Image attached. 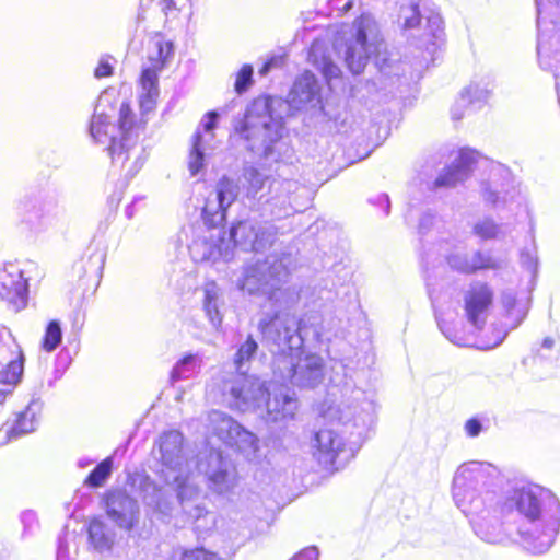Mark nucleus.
Segmentation results:
<instances>
[{"mask_svg":"<svg viewBox=\"0 0 560 560\" xmlns=\"http://www.w3.org/2000/svg\"><path fill=\"white\" fill-rule=\"evenodd\" d=\"M11 342H16V340L11 334L7 332L4 329H0V362L5 361L8 354L13 353Z\"/></svg>","mask_w":560,"mask_h":560,"instance_id":"nucleus-27","label":"nucleus"},{"mask_svg":"<svg viewBox=\"0 0 560 560\" xmlns=\"http://www.w3.org/2000/svg\"><path fill=\"white\" fill-rule=\"evenodd\" d=\"M113 128V125L105 114H94L90 124V133L92 138L98 143H107V147L110 143V137H115L109 133V129Z\"/></svg>","mask_w":560,"mask_h":560,"instance_id":"nucleus-16","label":"nucleus"},{"mask_svg":"<svg viewBox=\"0 0 560 560\" xmlns=\"http://www.w3.org/2000/svg\"><path fill=\"white\" fill-rule=\"evenodd\" d=\"M457 182L456 170L448 168L446 172L441 174L434 182L435 187H447L454 186Z\"/></svg>","mask_w":560,"mask_h":560,"instance_id":"nucleus-29","label":"nucleus"},{"mask_svg":"<svg viewBox=\"0 0 560 560\" xmlns=\"http://www.w3.org/2000/svg\"><path fill=\"white\" fill-rule=\"evenodd\" d=\"M315 452L319 464L326 468L337 469L338 457L345 451V442L332 428H320L314 435Z\"/></svg>","mask_w":560,"mask_h":560,"instance_id":"nucleus-11","label":"nucleus"},{"mask_svg":"<svg viewBox=\"0 0 560 560\" xmlns=\"http://www.w3.org/2000/svg\"><path fill=\"white\" fill-rule=\"evenodd\" d=\"M555 345V340L550 337H547L542 340V347L547 348V349H550L552 348Z\"/></svg>","mask_w":560,"mask_h":560,"instance_id":"nucleus-38","label":"nucleus"},{"mask_svg":"<svg viewBox=\"0 0 560 560\" xmlns=\"http://www.w3.org/2000/svg\"><path fill=\"white\" fill-rule=\"evenodd\" d=\"M28 283L22 270L13 265L0 267V300L13 312H19L27 305Z\"/></svg>","mask_w":560,"mask_h":560,"instance_id":"nucleus-9","label":"nucleus"},{"mask_svg":"<svg viewBox=\"0 0 560 560\" xmlns=\"http://www.w3.org/2000/svg\"><path fill=\"white\" fill-rule=\"evenodd\" d=\"M231 394L236 400L245 401L247 390L244 385H238L231 388Z\"/></svg>","mask_w":560,"mask_h":560,"instance_id":"nucleus-36","label":"nucleus"},{"mask_svg":"<svg viewBox=\"0 0 560 560\" xmlns=\"http://www.w3.org/2000/svg\"><path fill=\"white\" fill-rule=\"evenodd\" d=\"M254 231V226L247 221H238L230 229V238L233 244L237 245L248 238V233Z\"/></svg>","mask_w":560,"mask_h":560,"instance_id":"nucleus-25","label":"nucleus"},{"mask_svg":"<svg viewBox=\"0 0 560 560\" xmlns=\"http://www.w3.org/2000/svg\"><path fill=\"white\" fill-rule=\"evenodd\" d=\"M86 533L89 542L94 549L98 551L110 549L113 540L105 522L101 517L93 516L89 521Z\"/></svg>","mask_w":560,"mask_h":560,"instance_id":"nucleus-13","label":"nucleus"},{"mask_svg":"<svg viewBox=\"0 0 560 560\" xmlns=\"http://www.w3.org/2000/svg\"><path fill=\"white\" fill-rule=\"evenodd\" d=\"M271 320H261L259 323V329L261 332L266 330V328L270 325Z\"/></svg>","mask_w":560,"mask_h":560,"instance_id":"nucleus-40","label":"nucleus"},{"mask_svg":"<svg viewBox=\"0 0 560 560\" xmlns=\"http://www.w3.org/2000/svg\"><path fill=\"white\" fill-rule=\"evenodd\" d=\"M192 360H194V355H192V354H186V355H184V357L179 360V364H182V365H184V364H188V363H190Z\"/></svg>","mask_w":560,"mask_h":560,"instance_id":"nucleus-39","label":"nucleus"},{"mask_svg":"<svg viewBox=\"0 0 560 560\" xmlns=\"http://www.w3.org/2000/svg\"><path fill=\"white\" fill-rule=\"evenodd\" d=\"M208 480L215 487L226 486L229 483V471L226 469H217L208 475Z\"/></svg>","mask_w":560,"mask_h":560,"instance_id":"nucleus-30","label":"nucleus"},{"mask_svg":"<svg viewBox=\"0 0 560 560\" xmlns=\"http://www.w3.org/2000/svg\"><path fill=\"white\" fill-rule=\"evenodd\" d=\"M512 501L524 517L539 522L529 534L527 544L536 549L548 548L560 528V502L555 494L537 486L515 489Z\"/></svg>","mask_w":560,"mask_h":560,"instance_id":"nucleus-1","label":"nucleus"},{"mask_svg":"<svg viewBox=\"0 0 560 560\" xmlns=\"http://www.w3.org/2000/svg\"><path fill=\"white\" fill-rule=\"evenodd\" d=\"M352 7H353V1H351V0H350V1H348V2L343 5V8H342V12H343V13L348 12L350 9H352Z\"/></svg>","mask_w":560,"mask_h":560,"instance_id":"nucleus-41","label":"nucleus"},{"mask_svg":"<svg viewBox=\"0 0 560 560\" xmlns=\"http://www.w3.org/2000/svg\"><path fill=\"white\" fill-rule=\"evenodd\" d=\"M37 406L34 402L28 404L25 409L16 415L12 431L16 434L33 432L38 422Z\"/></svg>","mask_w":560,"mask_h":560,"instance_id":"nucleus-14","label":"nucleus"},{"mask_svg":"<svg viewBox=\"0 0 560 560\" xmlns=\"http://www.w3.org/2000/svg\"><path fill=\"white\" fill-rule=\"evenodd\" d=\"M114 74V68L106 59H101L94 69V77L97 79L108 78Z\"/></svg>","mask_w":560,"mask_h":560,"instance_id":"nucleus-31","label":"nucleus"},{"mask_svg":"<svg viewBox=\"0 0 560 560\" xmlns=\"http://www.w3.org/2000/svg\"><path fill=\"white\" fill-rule=\"evenodd\" d=\"M372 20L368 14H360L353 21L354 35L347 44L345 61L353 74L361 73L372 56H380L384 50L383 40L368 42V31Z\"/></svg>","mask_w":560,"mask_h":560,"instance_id":"nucleus-5","label":"nucleus"},{"mask_svg":"<svg viewBox=\"0 0 560 560\" xmlns=\"http://www.w3.org/2000/svg\"><path fill=\"white\" fill-rule=\"evenodd\" d=\"M13 353L8 354L5 359L8 363L0 371V384L9 387H14L22 377L24 355L18 342H11Z\"/></svg>","mask_w":560,"mask_h":560,"instance_id":"nucleus-12","label":"nucleus"},{"mask_svg":"<svg viewBox=\"0 0 560 560\" xmlns=\"http://www.w3.org/2000/svg\"><path fill=\"white\" fill-rule=\"evenodd\" d=\"M180 560H222V558L217 552L197 547L183 551Z\"/></svg>","mask_w":560,"mask_h":560,"instance_id":"nucleus-26","label":"nucleus"},{"mask_svg":"<svg viewBox=\"0 0 560 560\" xmlns=\"http://www.w3.org/2000/svg\"><path fill=\"white\" fill-rule=\"evenodd\" d=\"M472 231L478 237L485 241L495 238L499 233L498 225L490 219L477 222Z\"/></svg>","mask_w":560,"mask_h":560,"instance_id":"nucleus-24","label":"nucleus"},{"mask_svg":"<svg viewBox=\"0 0 560 560\" xmlns=\"http://www.w3.org/2000/svg\"><path fill=\"white\" fill-rule=\"evenodd\" d=\"M145 122L138 121L131 108L129 101H124L120 104L117 128L119 137H110V143L106 147L107 153L113 163H120L121 165L128 160V152L135 145L137 133L136 130L142 127Z\"/></svg>","mask_w":560,"mask_h":560,"instance_id":"nucleus-7","label":"nucleus"},{"mask_svg":"<svg viewBox=\"0 0 560 560\" xmlns=\"http://www.w3.org/2000/svg\"><path fill=\"white\" fill-rule=\"evenodd\" d=\"M258 350V343L252 335H248L244 343H242L235 353L234 365L236 370L243 368L246 362H249Z\"/></svg>","mask_w":560,"mask_h":560,"instance_id":"nucleus-18","label":"nucleus"},{"mask_svg":"<svg viewBox=\"0 0 560 560\" xmlns=\"http://www.w3.org/2000/svg\"><path fill=\"white\" fill-rule=\"evenodd\" d=\"M495 301L493 287L485 281H472L463 295V307L467 320L481 328Z\"/></svg>","mask_w":560,"mask_h":560,"instance_id":"nucleus-8","label":"nucleus"},{"mask_svg":"<svg viewBox=\"0 0 560 560\" xmlns=\"http://www.w3.org/2000/svg\"><path fill=\"white\" fill-rule=\"evenodd\" d=\"M464 429H465L466 434L469 438H476L480 434V432L482 430V425H481L480 420L478 418L474 417V418L468 419L465 422Z\"/></svg>","mask_w":560,"mask_h":560,"instance_id":"nucleus-32","label":"nucleus"},{"mask_svg":"<svg viewBox=\"0 0 560 560\" xmlns=\"http://www.w3.org/2000/svg\"><path fill=\"white\" fill-rule=\"evenodd\" d=\"M94 257H95V261L93 264L94 270L100 271L104 267V264H105V254L101 250H96L94 253Z\"/></svg>","mask_w":560,"mask_h":560,"instance_id":"nucleus-37","label":"nucleus"},{"mask_svg":"<svg viewBox=\"0 0 560 560\" xmlns=\"http://www.w3.org/2000/svg\"><path fill=\"white\" fill-rule=\"evenodd\" d=\"M498 262L490 256L482 252H476L472 256V261H465L456 267V270L463 275H475L482 270L497 269Z\"/></svg>","mask_w":560,"mask_h":560,"instance_id":"nucleus-15","label":"nucleus"},{"mask_svg":"<svg viewBox=\"0 0 560 560\" xmlns=\"http://www.w3.org/2000/svg\"><path fill=\"white\" fill-rule=\"evenodd\" d=\"M113 471V458L110 456L100 462L85 477L83 483L90 488H100L108 479Z\"/></svg>","mask_w":560,"mask_h":560,"instance_id":"nucleus-17","label":"nucleus"},{"mask_svg":"<svg viewBox=\"0 0 560 560\" xmlns=\"http://www.w3.org/2000/svg\"><path fill=\"white\" fill-rule=\"evenodd\" d=\"M174 55L172 40L161 33H154L149 39L148 65H143L138 78L141 89L139 106L142 112L152 110L160 96V73L165 69Z\"/></svg>","mask_w":560,"mask_h":560,"instance_id":"nucleus-2","label":"nucleus"},{"mask_svg":"<svg viewBox=\"0 0 560 560\" xmlns=\"http://www.w3.org/2000/svg\"><path fill=\"white\" fill-rule=\"evenodd\" d=\"M215 301H217V293L211 289H206L205 290V299H203V307L208 313H210L211 311L217 312Z\"/></svg>","mask_w":560,"mask_h":560,"instance_id":"nucleus-34","label":"nucleus"},{"mask_svg":"<svg viewBox=\"0 0 560 560\" xmlns=\"http://www.w3.org/2000/svg\"><path fill=\"white\" fill-rule=\"evenodd\" d=\"M400 13L404 18L402 28L404 30H412L420 25L421 23V13L419 10V5L416 2H410L400 8Z\"/></svg>","mask_w":560,"mask_h":560,"instance_id":"nucleus-21","label":"nucleus"},{"mask_svg":"<svg viewBox=\"0 0 560 560\" xmlns=\"http://www.w3.org/2000/svg\"><path fill=\"white\" fill-rule=\"evenodd\" d=\"M318 553L316 548L308 547L300 550L290 560H317Z\"/></svg>","mask_w":560,"mask_h":560,"instance_id":"nucleus-33","label":"nucleus"},{"mask_svg":"<svg viewBox=\"0 0 560 560\" xmlns=\"http://www.w3.org/2000/svg\"><path fill=\"white\" fill-rule=\"evenodd\" d=\"M253 84V68L249 65H244L236 74L234 90L237 94L245 93Z\"/></svg>","mask_w":560,"mask_h":560,"instance_id":"nucleus-23","label":"nucleus"},{"mask_svg":"<svg viewBox=\"0 0 560 560\" xmlns=\"http://www.w3.org/2000/svg\"><path fill=\"white\" fill-rule=\"evenodd\" d=\"M62 331L57 320H50L45 329V334L42 339V348L47 351H54L61 342Z\"/></svg>","mask_w":560,"mask_h":560,"instance_id":"nucleus-19","label":"nucleus"},{"mask_svg":"<svg viewBox=\"0 0 560 560\" xmlns=\"http://www.w3.org/2000/svg\"><path fill=\"white\" fill-rule=\"evenodd\" d=\"M290 269L282 260H259L249 266L242 279V289L252 295H262L278 301Z\"/></svg>","mask_w":560,"mask_h":560,"instance_id":"nucleus-4","label":"nucleus"},{"mask_svg":"<svg viewBox=\"0 0 560 560\" xmlns=\"http://www.w3.org/2000/svg\"><path fill=\"white\" fill-rule=\"evenodd\" d=\"M203 167V153L201 150V135L194 136V144L189 154L188 168L191 175L198 174Z\"/></svg>","mask_w":560,"mask_h":560,"instance_id":"nucleus-20","label":"nucleus"},{"mask_svg":"<svg viewBox=\"0 0 560 560\" xmlns=\"http://www.w3.org/2000/svg\"><path fill=\"white\" fill-rule=\"evenodd\" d=\"M101 505L106 516L120 529L130 532L139 523V504L124 488L106 490L101 497Z\"/></svg>","mask_w":560,"mask_h":560,"instance_id":"nucleus-6","label":"nucleus"},{"mask_svg":"<svg viewBox=\"0 0 560 560\" xmlns=\"http://www.w3.org/2000/svg\"><path fill=\"white\" fill-rule=\"evenodd\" d=\"M316 83L317 80L315 74L310 70H305L295 80L294 90L299 94L312 96L314 94Z\"/></svg>","mask_w":560,"mask_h":560,"instance_id":"nucleus-22","label":"nucleus"},{"mask_svg":"<svg viewBox=\"0 0 560 560\" xmlns=\"http://www.w3.org/2000/svg\"><path fill=\"white\" fill-rule=\"evenodd\" d=\"M215 192L218 205L214 206L212 201L206 200L201 209L202 221L209 229L225 221L228 209L237 198V186L232 179L224 176L219 179Z\"/></svg>","mask_w":560,"mask_h":560,"instance_id":"nucleus-10","label":"nucleus"},{"mask_svg":"<svg viewBox=\"0 0 560 560\" xmlns=\"http://www.w3.org/2000/svg\"><path fill=\"white\" fill-rule=\"evenodd\" d=\"M236 140L247 143L249 150L257 147L269 148L278 138V128L268 105L254 100L242 118L233 127Z\"/></svg>","mask_w":560,"mask_h":560,"instance_id":"nucleus-3","label":"nucleus"},{"mask_svg":"<svg viewBox=\"0 0 560 560\" xmlns=\"http://www.w3.org/2000/svg\"><path fill=\"white\" fill-rule=\"evenodd\" d=\"M207 121L203 124V129L206 131H211L217 124L218 114L214 110L208 112L206 114Z\"/></svg>","mask_w":560,"mask_h":560,"instance_id":"nucleus-35","label":"nucleus"},{"mask_svg":"<svg viewBox=\"0 0 560 560\" xmlns=\"http://www.w3.org/2000/svg\"><path fill=\"white\" fill-rule=\"evenodd\" d=\"M305 370L310 378L320 380L323 377L324 363L319 359H310Z\"/></svg>","mask_w":560,"mask_h":560,"instance_id":"nucleus-28","label":"nucleus"}]
</instances>
